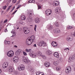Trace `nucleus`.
Returning a JSON list of instances; mask_svg holds the SVG:
<instances>
[{
	"label": "nucleus",
	"mask_w": 75,
	"mask_h": 75,
	"mask_svg": "<svg viewBox=\"0 0 75 75\" xmlns=\"http://www.w3.org/2000/svg\"><path fill=\"white\" fill-rule=\"evenodd\" d=\"M7 55L9 57H11L14 55V52L12 51H9L7 52Z\"/></svg>",
	"instance_id": "obj_1"
},
{
	"label": "nucleus",
	"mask_w": 75,
	"mask_h": 75,
	"mask_svg": "<svg viewBox=\"0 0 75 75\" xmlns=\"http://www.w3.org/2000/svg\"><path fill=\"white\" fill-rule=\"evenodd\" d=\"M18 69L19 71H23L25 69V67L23 64L21 65L18 67Z\"/></svg>",
	"instance_id": "obj_2"
},
{
	"label": "nucleus",
	"mask_w": 75,
	"mask_h": 75,
	"mask_svg": "<svg viewBox=\"0 0 75 75\" xmlns=\"http://www.w3.org/2000/svg\"><path fill=\"white\" fill-rule=\"evenodd\" d=\"M33 41L31 40V39H28L26 40V43L27 45H29L33 43Z\"/></svg>",
	"instance_id": "obj_3"
},
{
	"label": "nucleus",
	"mask_w": 75,
	"mask_h": 75,
	"mask_svg": "<svg viewBox=\"0 0 75 75\" xmlns=\"http://www.w3.org/2000/svg\"><path fill=\"white\" fill-rule=\"evenodd\" d=\"M51 10L50 9H48L46 10L45 12V13L46 16H50L51 15L52 13Z\"/></svg>",
	"instance_id": "obj_4"
},
{
	"label": "nucleus",
	"mask_w": 75,
	"mask_h": 75,
	"mask_svg": "<svg viewBox=\"0 0 75 75\" xmlns=\"http://www.w3.org/2000/svg\"><path fill=\"white\" fill-rule=\"evenodd\" d=\"M23 30L24 31V33L26 34H28L29 33H30V30L28 29V28L25 27L23 28Z\"/></svg>",
	"instance_id": "obj_5"
},
{
	"label": "nucleus",
	"mask_w": 75,
	"mask_h": 75,
	"mask_svg": "<svg viewBox=\"0 0 75 75\" xmlns=\"http://www.w3.org/2000/svg\"><path fill=\"white\" fill-rule=\"evenodd\" d=\"M71 71V68L70 67H68L66 68L65 72L67 74H68Z\"/></svg>",
	"instance_id": "obj_6"
},
{
	"label": "nucleus",
	"mask_w": 75,
	"mask_h": 75,
	"mask_svg": "<svg viewBox=\"0 0 75 75\" xmlns=\"http://www.w3.org/2000/svg\"><path fill=\"white\" fill-rule=\"evenodd\" d=\"M73 40V38H72V36H69L67 38V41H72Z\"/></svg>",
	"instance_id": "obj_7"
},
{
	"label": "nucleus",
	"mask_w": 75,
	"mask_h": 75,
	"mask_svg": "<svg viewBox=\"0 0 75 75\" xmlns=\"http://www.w3.org/2000/svg\"><path fill=\"white\" fill-rule=\"evenodd\" d=\"M23 62L27 64V63H28V62H30V60H29V59H28V58H24L23 59Z\"/></svg>",
	"instance_id": "obj_8"
},
{
	"label": "nucleus",
	"mask_w": 75,
	"mask_h": 75,
	"mask_svg": "<svg viewBox=\"0 0 75 75\" xmlns=\"http://www.w3.org/2000/svg\"><path fill=\"white\" fill-rule=\"evenodd\" d=\"M8 62H5L2 65V67L3 68H6L8 66Z\"/></svg>",
	"instance_id": "obj_9"
},
{
	"label": "nucleus",
	"mask_w": 75,
	"mask_h": 75,
	"mask_svg": "<svg viewBox=\"0 0 75 75\" xmlns=\"http://www.w3.org/2000/svg\"><path fill=\"white\" fill-rule=\"evenodd\" d=\"M29 54L30 56L32 57L33 58H35V57H37V54L36 53H30Z\"/></svg>",
	"instance_id": "obj_10"
},
{
	"label": "nucleus",
	"mask_w": 75,
	"mask_h": 75,
	"mask_svg": "<svg viewBox=\"0 0 75 75\" xmlns=\"http://www.w3.org/2000/svg\"><path fill=\"white\" fill-rule=\"evenodd\" d=\"M13 61L15 63L17 62L18 61V58L17 56H15L13 58Z\"/></svg>",
	"instance_id": "obj_11"
},
{
	"label": "nucleus",
	"mask_w": 75,
	"mask_h": 75,
	"mask_svg": "<svg viewBox=\"0 0 75 75\" xmlns=\"http://www.w3.org/2000/svg\"><path fill=\"white\" fill-rule=\"evenodd\" d=\"M61 11V8H60L57 7L55 9V13H59Z\"/></svg>",
	"instance_id": "obj_12"
},
{
	"label": "nucleus",
	"mask_w": 75,
	"mask_h": 75,
	"mask_svg": "<svg viewBox=\"0 0 75 75\" xmlns=\"http://www.w3.org/2000/svg\"><path fill=\"white\" fill-rule=\"evenodd\" d=\"M8 71L9 72H13L14 71V69L13 67H11L9 68Z\"/></svg>",
	"instance_id": "obj_13"
},
{
	"label": "nucleus",
	"mask_w": 75,
	"mask_h": 75,
	"mask_svg": "<svg viewBox=\"0 0 75 75\" xmlns=\"http://www.w3.org/2000/svg\"><path fill=\"white\" fill-rule=\"evenodd\" d=\"M21 52H22V50L18 49L16 52L15 54L16 55H20V54Z\"/></svg>",
	"instance_id": "obj_14"
},
{
	"label": "nucleus",
	"mask_w": 75,
	"mask_h": 75,
	"mask_svg": "<svg viewBox=\"0 0 75 75\" xmlns=\"http://www.w3.org/2000/svg\"><path fill=\"white\" fill-rule=\"evenodd\" d=\"M54 32L55 33H60L61 31L59 28L55 29L54 30Z\"/></svg>",
	"instance_id": "obj_15"
},
{
	"label": "nucleus",
	"mask_w": 75,
	"mask_h": 75,
	"mask_svg": "<svg viewBox=\"0 0 75 75\" xmlns=\"http://www.w3.org/2000/svg\"><path fill=\"white\" fill-rule=\"evenodd\" d=\"M44 65L46 67H49L50 66V63L48 62H46L45 63Z\"/></svg>",
	"instance_id": "obj_16"
},
{
	"label": "nucleus",
	"mask_w": 75,
	"mask_h": 75,
	"mask_svg": "<svg viewBox=\"0 0 75 75\" xmlns=\"http://www.w3.org/2000/svg\"><path fill=\"white\" fill-rule=\"evenodd\" d=\"M32 20V17L29 16L27 18V21L28 22H31Z\"/></svg>",
	"instance_id": "obj_17"
},
{
	"label": "nucleus",
	"mask_w": 75,
	"mask_h": 75,
	"mask_svg": "<svg viewBox=\"0 0 75 75\" xmlns=\"http://www.w3.org/2000/svg\"><path fill=\"white\" fill-rule=\"evenodd\" d=\"M45 45V43L44 41H41L39 43V45H40V46H42V45Z\"/></svg>",
	"instance_id": "obj_18"
},
{
	"label": "nucleus",
	"mask_w": 75,
	"mask_h": 75,
	"mask_svg": "<svg viewBox=\"0 0 75 75\" xmlns=\"http://www.w3.org/2000/svg\"><path fill=\"white\" fill-rule=\"evenodd\" d=\"M52 45L53 47H56L57 46V43L56 42L53 41L52 42Z\"/></svg>",
	"instance_id": "obj_19"
},
{
	"label": "nucleus",
	"mask_w": 75,
	"mask_h": 75,
	"mask_svg": "<svg viewBox=\"0 0 75 75\" xmlns=\"http://www.w3.org/2000/svg\"><path fill=\"white\" fill-rule=\"evenodd\" d=\"M54 55L55 57H56V58H59V54H58V53L57 52H56L54 54Z\"/></svg>",
	"instance_id": "obj_20"
},
{
	"label": "nucleus",
	"mask_w": 75,
	"mask_h": 75,
	"mask_svg": "<svg viewBox=\"0 0 75 75\" xmlns=\"http://www.w3.org/2000/svg\"><path fill=\"white\" fill-rule=\"evenodd\" d=\"M53 4L54 6H58V5H59V2L55 1L54 3H53Z\"/></svg>",
	"instance_id": "obj_21"
},
{
	"label": "nucleus",
	"mask_w": 75,
	"mask_h": 75,
	"mask_svg": "<svg viewBox=\"0 0 75 75\" xmlns=\"http://www.w3.org/2000/svg\"><path fill=\"white\" fill-rule=\"evenodd\" d=\"M30 40L33 41V42H35L34 41V40H35V37H34V36L32 35L30 37Z\"/></svg>",
	"instance_id": "obj_22"
},
{
	"label": "nucleus",
	"mask_w": 75,
	"mask_h": 75,
	"mask_svg": "<svg viewBox=\"0 0 75 75\" xmlns=\"http://www.w3.org/2000/svg\"><path fill=\"white\" fill-rule=\"evenodd\" d=\"M48 26V28L49 30H51L53 29V26H52L51 24H49L47 25Z\"/></svg>",
	"instance_id": "obj_23"
},
{
	"label": "nucleus",
	"mask_w": 75,
	"mask_h": 75,
	"mask_svg": "<svg viewBox=\"0 0 75 75\" xmlns=\"http://www.w3.org/2000/svg\"><path fill=\"white\" fill-rule=\"evenodd\" d=\"M25 16L24 15H22L21 16V19L22 20H25Z\"/></svg>",
	"instance_id": "obj_24"
},
{
	"label": "nucleus",
	"mask_w": 75,
	"mask_h": 75,
	"mask_svg": "<svg viewBox=\"0 0 75 75\" xmlns=\"http://www.w3.org/2000/svg\"><path fill=\"white\" fill-rule=\"evenodd\" d=\"M52 54V52L50 50H47V54L48 55H50L51 54Z\"/></svg>",
	"instance_id": "obj_25"
},
{
	"label": "nucleus",
	"mask_w": 75,
	"mask_h": 75,
	"mask_svg": "<svg viewBox=\"0 0 75 75\" xmlns=\"http://www.w3.org/2000/svg\"><path fill=\"white\" fill-rule=\"evenodd\" d=\"M11 33H12V36H11V37H14V36H16V32H15L12 31H11Z\"/></svg>",
	"instance_id": "obj_26"
},
{
	"label": "nucleus",
	"mask_w": 75,
	"mask_h": 75,
	"mask_svg": "<svg viewBox=\"0 0 75 75\" xmlns=\"http://www.w3.org/2000/svg\"><path fill=\"white\" fill-rule=\"evenodd\" d=\"M54 25H55L57 27H59V23H58L57 22H56L54 23Z\"/></svg>",
	"instance_id": "obj_27"
},
{
	"label": "nucleus",
	"mask_w": 75,
	"mask_h": 75,
	"mask_svg": "<svg viewBox=\"0 0 75 75\" xmlns=\"http://www.w3.org/2000/svg\"><path fill=\"white\" fill-rule=\"evenodd\" d=\"M29 70L30 71V72H34V69L32 68L29 67Z\"/></svg>",
	"instance_id": "obj_28"
},
{
	"label": "nucleus",
	"mask_w": 75,
	"mask_h": 75,
	"mask_svg": "<svg viewBox=\"0 0 75 75\" xmlns=\"http://www.w3.org/2000/svg\"><path fill=\"white\" fill-rule=\"evenodd\" d=\"M38 54L39 55H40V56L41 57V56H42V53L41 52L38 51Z\"/></svg>",
	"instance_id": "obj_29"
},
{
	"label": "nucleus",
	"mask_w": 75,
	"mask_h": 75,
	"mask_svg": "<svg viewBox=\"0 0 75 75\" xmlns=\"http://www.w3.org/2000/svg\"><path fill=\"white\" fill-rule=\"evenodd\" d=\"M31 51V49H26L25 50V52H29Z\"/></svg>",
	"instance_id": "obj_30"
},
{
	"label": "nucleus",
	"mask_w": 75,
	"mask_h": 75,
	"mask_svg": "<svg viewBox=\"0 0 75 75\" xmlns=\"http://www.w3.org/2000/svg\"><path fill=\"white\" fill-rule=\"evenodd\" d=\"M53 64L54 65H58V61H55L53 62Z\"/></svg>",
	"instance_id": "obj_31"
},
{
	"label": "nucleus",
	"mask_w": 75,
	"mask_h": 75,
	"mask_svg": "<svg viewBox=\"0 0 75 75\" xmlns=\"http://www.w3.org/2000/svg\"><path fill=\"white\" fill-rule=\"evenodd\" d=\"M61 67L59 66H57L56 67V70L57 71H60L61 70Z\"/></svg>",
	"instance_id": "obj_32"
},
{
	"label": "nucleus",
	"mask_w": 75,
	"mask_h": 75,
	"mask_svg": "<svg viewBox=\"0 0 75 75\" xmlns=\"http://www.w3.org/2000/svg\"><path fill=\"white\" fill-rule=\"evenodd\" d=\"M67 28L69 30V29H72L74 28V27L71 26H67Z\"/></svg>",
	"instance_id": "obj_33"
},
{
	"label": "nucleus",
	"mask_w": 75,
	"mask_h": 75,
	"mask_svg": "<svg viewBox=\"0 0 75 75\" xmlns=\"http://www.w3.org/2000/svg\"><path fill=\"white\" fill-rule=\"evenodd\" d=\"M74 59V57H70L69 58V59L68 60V61L69 62H71V61H72V60H73Z\"/></svg>",
	"instance_id": "obj_34"
},
{
	"label": "nucleus",
	"mask_w": 75,
	"mask_h": 75,
	"mask_svg": "<svg viewBox=\"0 0 75 75\" xmlns=\"http://www.w3.org/2000/svg\"><path fill=\"white\" fill-rule=\"evenodd\" d=\"M19 24H24V23L23 21L21 20H20L19 21Z\"/></svg>",
	"instance_id": "obj_35"
},
{
	"label": "nucleus",
	"mask_w": 75,
	"mask_h": 75,
	"mask_svg": "<svg viewBox=\"0 0 75 75\" xmlns=\"http://www.w3.org/2000/svg\"><path fill=\"white\" fill-rule=\"evenodd\" d=\"M12 6V5H11L8 6V8L6 9V11H8V10H10V8H11Z\"/></svg>",
	"instance_id": "obj_36"
},
{
	"label": "nucleus",
	"mask_w": 75,
	"mask_h": 75,
	"mask_svg": "<svg viewBox=\"0 0 75 75\" xmlns=\"http://www.w3.org/2000/svg\"><path fill=\"white\" fill-rule=\"evenodd\" d=\"M5 42L6 44H7L8 45H10V42L9 41H7V40L5 41Z\"/></svg>",
	"instance_id": "obj_37"
},
{
	"label": "nucleus",
	"mask_w": 75,
	"mask_h": 75,
	"mask_svg": "<svg viewBox=\"0 0 75 75\" xmlns=\"http://www.w3.org/2000/svg\"><path fill=\"white\" fill-rule=\"evenodd\" d=\"M41 72L40 71H37L36 73V75H41Z\"/></svg>",
	"instance_id": "obj_38"
},
{
	"label": "nucleus",
	"mask_w": 75,
	"mask_h": 75,
	"mask_svg": "<svg viewBox=\"0 0 75 75\" xmlns=\"http://www.w3.org/2000/svg\"><path fill=\"white\" fill-rule=\"evenodd\" d=\"M7 6L6 5H5V6H3L2 8L4 10H6V9L7 8Z\"/></svg>",
	"instance_id": "obj_39"
},
{
	"label": "nucleus",
	"mask_w": 75,
	"mask_h": 75,
	"mask_svg": "<svg viewBox=\"0 0 75 75\" xmlns=\"http://www.w3.org/2000/svg\"><path fill=\"white\" fill-rule=\"evenodd\" d=\"M18 72L17 71H15L14 72V75H18Z\"/></svg>",
	"instance_id": "obj_40"
},
{
	"label": "nucleus",
	"mask_w": 75,
	"mask_h": 75,
	"mask_svg": "<svg viewBox=\"0 0 75 75\" xmlns=\"http://www.w3.org/2000/svg\"><path fill=\"white\" fill-rule=\"evenodd\" d=\"M41 57H42L43 59H47V57H45V55H42V56H41Z\"/></svg>",
	"instance_id": "obj_41"
},
{
	"label": "nucleus",
	"mask_w": 75,
	"mask_h": 75,
	"mask_svg": "<svg viewBox=\"0 0 75 75\" xmlns=\"http://www.w3.org/2000/svg\"><path fill=\"white\" fill-rule=\"evenodd\" d=\"M35 22V23H38L40 22V21L38 19H36Z\"/></svg>",
	"instance_id": "obj_42"
},
{
	"label": "nucleus",
	"mask_w": 75,
	"mask_h": 75,
	"mask_svg": "<svg viewBox=\"0 0 75 75\" xmlns=\"http://www.w3.org/2000/svg\"><path fill=\"white\" fill-rule=\"evenodd\" d=\"M64 50H66V51H67L68 52H69V49L68 48H66L64 49Z\"/></svg>",
	"instance_id": "obj_43"
},
{
	"label": "nucleus",
	"mask_w": 75,
	"mask_h": 75,
	"mask_svg": "<svg viewBox=\"0 0 75 75\" xmlns=\"http://www.w3.org/2000/svg\"><path fill=\"white\" fill-rule=\"evenodd\" d=\"M21 7V5H19L18 7H17V8H16V9L17 10H18V9L19 8H20V7Z\"/></svg>",
	"instance_id": "obj_44"
},
{
	"label": "nucleus",
	"mask_w": 75,
	"mask_h": 75,
	"mask_svg": "<svg viewBox=\"0 0 75 75\" xmlns=\"http://www.w3.org/2000/svg\"><path fill=\"white\" fill-rule=\"evenodd\" d=\"M37 28V25H35V27H34V30L35 31H36V28Z\"/></svg>",
	"instance_id": "obj_45"
},
{
	"label": "nucleus",
	"mask_w": 75,
	"mask_h": 75,
	"mask_svg": "<svg viewBox=\"0 0 75 75\" xmlns=\"http://www.w3.org/2000/svg\"><path fill=\"white\" fill-rule=\"evenodd\" d=\"M16 1H17V0H13L12 3H16Z\"/></svg>",
	"instance_id": "obj_46"
},
{
	"label": "nucleus",
	"mask_w": 75,
	"mask_h": 75,
	"mask_svg": "<svg viewBox=\"0 0 75 75\" xmlns=\"http://www.w3.org/2000/svg\"><path fill=\"white\" fill-rule=\"evenodd\" d=\"M23 54L24 55L26 56L27 55V53H26V52H23Z\"/></svg>",
	"instance_id": "obj_47"
},
{
	"label": "nucleus",
	"mask_w": 75,
	"mask_h": 75,
	"mask_svg": "<svg viewBox=\"0 0 75 75\" xmlns=\"http://www.w3.org/2000/svg\"><path fill=\"white\" fill-rule=\"evenodd\" d=\"M29 14L30 16H33V13H29Z\"/></svg>",
	"instance_id": "obj_48"
},
{
	"label": "nucleus",
	"mask_w": 75,
	"mask_h": 75,
	"mask_svg": "<svg viewBox=\"0 0 75 75\" xmlns=\"http://www.w3.org/2000/svg\"><path fill=\"white\" fill-rule=\"evenodd\" d=\"M7 21H8V20L7 19H6L4 21V23H7Z\"/></svg>",
	"instance_id": "obj_49"
},
{
	"label": "nucleus",
	"mask_w": 75,
	"mask_h": 75,
	"mask_svg": "<svg viewBox=\"0 0 75 75\" xmlns=\"http://www.w3.org/2000/svg\"><path fill=\"white\" fill-rule=\"evenodd\" d=\"M72 35H73V36H74V37H75V32H73L72 33Z\"/></svg>",
	"instance_id": "obj_50"
},
{
	"label": "nucleus",
	"mask_w": 75,
	"mask_h": 75,
	"mask_svg": "<svg viewBox=\"0 0 75 75\" xmlns=\"http://www.w3.org/2000/svg\"><path fill=\"white\" fill-rule=\"evenodd\" d=\"M38 9H40V8H41V7L40 5H38Z\"/></svg>",
	"instance_id": "obj_51"
},
{
	"label": "nucleus",
	"mask_w": 75,
	"mask_h": 75,
	"mask_svg": "<svg viewBox=\"0 0 75 75\" xmlns=\"http://www.w3.org/2000/svg\"><path fill=\"white\" fill-rule=\"evenodd\" d=\"M20 2V1L19 0L16 3V4L18 5V4Z\"/></svg>",
	"instance_id": "obj_52"
},
{
	"label": "nucleus",
	"mask_w": 75,
	"mask_h": 75,
	"mask_svg": "<svg viewBox=\"0 0 75 75\" xmlns=\"http://www.w3.org/2000/svg\"><path fill=\"white\" fill-rule=\"evenodd\" d=\"M60 61H63V59L62 58H60Z\"/></svg>",
	"instance_id": "obj_53"
},
{
	"label": "nucleus",
	"mask_w": 75,
	"mask_h": 75,
	"mask_svg": "<svg viewBox=\"0 0 75 75\" xmlns=\"http://www.w3.org/2000/svg\"><path fill=\"white\" fill-rule=\"evenodd\" d=\"M8 31V30H7V29H6L5 30V33H6V32H7Z\"/></svg>",
	"instance_id": "obj_54"
},
{
	"label": "nucleus",
	"mask_w": 75,
	"mask_h": 75,
	"mask_svg": "<svg viewBox=\"0 0 75 75\" xmlns=\"http://www.w3.org/2000/svg\"><path fill=\"white\" fill-rule=\"evenodd\" d=\"M33 47H37V45H36V44H35L33 45Z\"/></svg>",
	"instance_id": "obj_55"
},
{
	"label": "nucleus",
	"mask_w": 75,
	"mask_h": 75,
	"mask_svg": "<svg viewBox=\"0 0 75 75\" xmlns=\"http://www.w3.org/2000/svg\"><path fill=\"white\" fill-rule=\"evenodd\" d=\"M32 0H30V1H28L29 3H32Z\"/></svg>",
	"instance_id": "obj_56"
},
{
	"label": "nucleus",
	"mask_w": 75,
	"mask_h": 75,
	"mask_svg": "<svg viewBox=\"0 0 75 75\" xmlns=\"http://www.w3.org/2000/svg\"><path fill=\"white\" fill-rule=\"evenodd\" d=\"M32 3H35V1L33 0H32Z\"/></svg>",
	"instance_id": "obj_57"
},
{
	"label": "nucleus",
	"mask_w": 75,
	"mask_h": 75,
	"mask_svg": "<svg viewBox=\"0 0 75 75\" xmlns=\"http://www.w3.org/2000/svg\"><path fill=\"white\" fill-rule=\"evenodd\" d=\"M15 6H14L13 8L12 9V10H14V9L15 8Z\"/></svg>",
	"instance_id": "obj_58"
},
{
	"label": "nucleus",
	"mask_w": 75,
	"mask_h": 75,
	"mask_svg": "<svg viewBox=\"0 0 75 75\" xmlns=\"http://www.w3.org/2000/svg\"><path fill=\"white\" fill-rule=\"evenodd\" d=\"M70 2H72L73 1V0H69Z\"/></svg>",
	"instance_id": "obj_59"
},
{
	"label": "nucleus",
	"mask_w": 75,
	"mask_h": 75,
	"mask_svg": "<svg viewBox=\"0 0 75 75\" xmlns=\"http://www.w3.org/2000/svg\"><path fill=\"white\" fill-rule=\"evenodd\" d=\"M42 1V0H39V2H41Z\"/></svg>",
	"instance_id": "obj_60"
},
{
	"label": "nucleus",
	"mask_w": 75,
	"mask_h": 75,
	"mask_svg": "<svg viewBox=\"0 0 75 75\" xmlns=\"http://www.w3.org/2000/svg\"><path fill=\"white\" fill-rule=\"evenodd\" d=\"M14 47H15V48H17V46L16 45L14 46Z\"/></svg>",
	"instance_id": "obj_61"
},
{
	"label": "nucleus",
	"mask_w": 75,
	"mask_h": 75,
	"mask_svg": "<svg viewBox=\"0 0 75 75\" xmlns=\"http://www.w3.org/2000/svg\"><path fill=\"white\" fill-rule=\"evenodd\" d=\"M17 10H16V11H14V13H16V12H17Z\"/></svg>",
	"instance_id": "obj_62"
},
{
	"label": "nucleus",
	"mask_w": 75,
	"mask_h": 75,
	"mask_svg": "<svg viewBox=\"0 0 75 75\" xmlns=\"http://www.w3.org/2000/svg\"><path fill=\"white\" fill-rule=\"evenodd\" d=\"M73 16H74V17H75V13L73 14Z\"/></svg>",
	"instance_id": "obj_63"
},
{
	"label": "nucleus",
	"mask_w": 75,
	"mask_h": 75,
	"mask_svg": "<svg viewBox=\"0 0 75 75\" xmlns=\"http://www.w3.org/2000/svg\"><path fill=\"white\" fill-rule=\"evenodd\" d=\"M15 13L14 12H13L12 13V15H13V14H14Z\"/></svg>",
	"instance_id": "obj_64"
}]
</instances>
